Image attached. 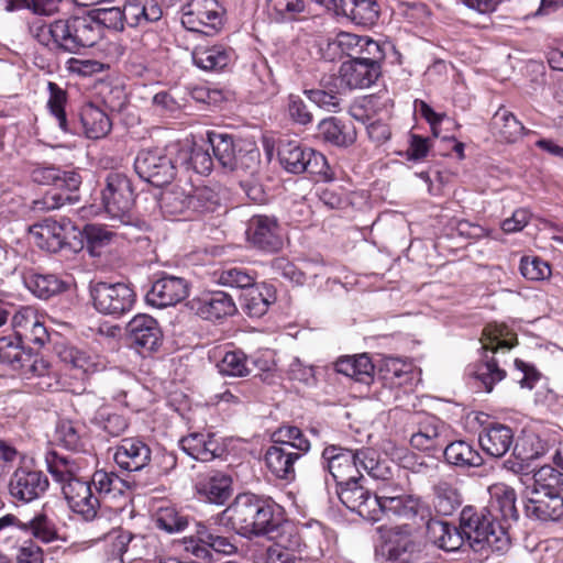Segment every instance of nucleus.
I'll list each match as a JSON object with an SVG mask.
<instances>
[{"label":"nucleus","mask_w":563,"mask_h":563,"mask_svg":"<svg viewBox=\"0 0 563 563\" xmlns=\"http://www.w3.org/2000/svg\"><path fill=\"white\" fill-rule=\"evenodd\" d=\"M125 21L119 7L100 9L97 18L70 15L49 23L36 19L29 24L30 34L41 45L53 52L76 54L81 48L91 47L102 37L103 26L123 30Z\"/></svg>","instance_id":"obj_1"},{"label":"nucleus","mask_w":563,"mask_h":563,"mask_svg":"<svg viewBox=\"0 0 563 563\" xmlns=\"http://www.w3.org/2000/svg\"><path fill=\"white\" fill-rule=\"evenodd\" d=\"M31 178L38 185L54 186L63 191L46 197L47 208L56 209L79 200L77 192L82 179L76 169L63 170L54 165H37L33 168Z\"/></svg>","instance_id":"obj_10"},{"label":"nucleus","mask_w":563,"mask_h":563,"mask_svg":"<svg viewBox=\"0 0 563 563\" xmlns=\"http://www.w3.org/2000/svg\"><path fill=\"white\" fill-rule=\"evenodd\" d=\"M48 488V477L36 466L34 460L21 461L8 482L10 497L21 504H30L42 498Z\"/></svg>","instance_id":"obj_12"},{"label":"nucleus","mask_w":563,"mask_h":563,"mask_svg":"<svg viewBox=\"0 0 563 563\" xmlns=\"http://www.w3.org/2000/svg\"><path fill=\"white\" fill-rule=\"evenodd\" d=\"M443 431L444 424L441 420L433 416L427 417L419 423L418 431L410 437V445L434 456L445 444Z\"/></svg>","instance_id":"obj_32"},{"label":"nucleus","mask_w":563,"mask_h":563,"mask_svg":"<svg viewBox=\"0 0 563 563\" xmlns=\"http://www.w3.org/2000/svg\"><path fill=\"white\" fill-rule=\"evenodd\" d=\"M456 479L442 478L433 487V507L440 516L453 515L462 505L463 496Z\"/></svg>","instance_id":"obj_39"},{"label":"nucleus","mask_w":563,"mask_h":563,"mask_svg":"<svg viewBox=\"0 0 563 563\" xmlns=\"http://www.w3.org/2000/svg\"><path fill=\"white\" fill-rule=\"evenodd\" d=\"M195 490L201 500L224 505L233 494V478L227 472L211 470L198 475Z\"/></svg>","instance_id":"obj_23"},{"label":"nucleus","mask_w":563,"mask_h":563,"mask_svg":"<svg viewBox=\"0 0 563 563\" xmlns=\"http://www.w3.org/2000/svg\"><path fill=\"white\" fill-rule=\"evenodd\" d=\"M490 124L493 133L506 143L516 142L526 131V128L517 117L505 107H500L494 113Z\"/></svg>","instance_id":"obj_48"},{"label":"nucleus","mask_w":563,"mask_h":563,"mask_svg":"<svg viewBox=\"0 0 563 563\" xmlns=\"http://www.w3.org/2000/svg\"><path fill=\"white\" fill-rule=\"evenodd\" d=\"M361 51L362 52H358L356 57L366 63H371L374 66L382 67L386 58L387 51H390L393 55L397 56V59L400 57L395 47L389 43H378L368 36H364Z\"/></svg>","instance_id":"obj_60"},{"label":"nucleus","mask_w":563,"mask_h":563,"mask_svg":"<svg viewBox=\"0 0 563 563\" xmlns=\"http://www.w3.org/2000/svg\"><path fill=\"white\" fill-rule=\"evenodd\" d=\"M310 450L311 442L301 429L295 426L280 427L265 451L264 462L276 479L289 484L295 482L297 466Z\"/></svg>","instance_id":"obj_5"},{"label":"nucleus","mask_w":563,"mask_h":563,"mask_svg":"<svg viewBox=\"0 0 563 563\" xmlns=\"http://www.w3.org/2000/svg\"><path fill=\"white\" fill-rule=\"evenodd\" d=\"M420 523L426 526V538L437 548L446 552H454L462 548L463 538L459 527L434 517L432 508L429 517L422 519Z\"/></svg>","instance_id":"obj_30"},{"label":"nucleus","mask_w":563,"mask_h":563,"mask_svg":"<svg viewBox=\"0 0 563 563\" xmlns=\"http://www.w3.org/2000/svg\"><path fill=\"white\" fill-rule=\"evenodd\" d=\"M216 519L235 534L251 540L277 531L284 520V509L272 497L243 492Z\"/></svg>","instance_id":"obj_3"},{"label":"nucleus","mask_w":563,"mask_h":563,"mask_svg":"<svg viewBox=\"0 0 563 563\" xmlns=\"http://www.w3.org/2000/svg\"><path fill=\"white\" fill-rule=\"evenodd\" d=\"M473 422L478 426V443L482 450L493 457L504 456L514 444V431L489 415L474 412Z\"/></svg>","instance_id":"obj_16"},{"label":"nucleus","mask_w":563,"mask_h":563,"mask_svg":"<svg viewBox=\"0 0 563 563\" xmlns=\"http://www.w3.org/2000/svg\"><path fill=\"white\" fill-rule=\"evenodd\" d=\"M317 137L332 146L349 147L355 143L357 133L352 122L328 117L318 123Z\"/></svg>","instance_id":"obj_34"},{"label":"nucleus","mask_w":563,"mask_h":563,"mask_svg":"<svg viewBox=\"0 0 563 563\" xmlns=\"http://www.w3.org/2000/svg\"><path fill=\"white\" fill-rule=\"evenodd\" d=\"M430 509V504L423 497L405 493L388 508L385 517H396L420 523L422 519L429 517Z\"/></svg>","instance_id":"obj_37"},{"label":"nucleus","mask_w":563,"mask_h":563,"mask_svg":"<svg viewBox=\"0 0 563 563\" xmlns=\"http://www.w3.org/2000/svg\"><path fill=\"white\" fill-rule=\"evenodd\" d=\"M199 314L207 320H221L233 316L236 305L233 298L224 291H212L199 299Z\"/></svg>","instance_id":"obj_41"},{"label":"nucleus","mask_w":563,"mask_h":563,"mask_svg":"<svg viewBox=\"0 0 563 563\" xmlns=\"http://www.w3.org/2000/svg\"><path fill=\"white\" fill-rule=\"evenodd\" d=\"M33 352L13 334L0 338V362L9 365L13 371L23 369L25 362L31 361Z\"/></svg>","instance_id":"obj_50"},{"label":"nucleus","mask_w":563,"mask_h":563,"mask_svg":"<svg viewBox=\"0 0 563 563\" xmlns=\"http://www.w3.org/2000/svg\"><path fill=\"white\" fill-rule=\"evenodd\" d=\"M251 244L265 252H277L283 247L280 227L275 218L253 216L246 230Z\"/></svg>","instance_id":"obj_26"},{"label":"nucleus","mask_w":563,"mask_h":563,"mask_svg":"<svg viewBox=\"0 0 563 563\" xmlns=\"http://www.w3.org/2000/svg\"><path fill=\"white\" fill-rule=\"evenodd\" d=\"M525 514L543 523L563 520V496L560 490H530L525 501Z\"/></svg>","instance_id":"obj_20"},{"label":"nucleus","mask_w":563,"mask_h":563,"mask_svg":"<svg viewBox=\"0 0 563 563\" xmlns=\"http://www.w3.org/2000/svg\"><path fill=\"white\" fill-rule=\"evenodd\" d=\"M335 371L363 384L374 379V364L366 354L342 356L335 362Z\"/></svg>","instance_id":"obj_47"},{"label":"nucleus","mask_w":563,"mask_h":563,"mask_svg":"<svg viewBox=\"0 0 563 563\" xmlns=\"http://www.w3.org/2000/svg\"><path fill=\"white\" fill-rule=\"evenodd\" d=\"M321 465L333 477L336 486L351 479H361L355 450L328 444L321 453Z\"/></svg>","instance_id":"obj_17"},{"label":"nucleus","mask_w":563,"mask_h":563,"mask_svg":"<svg viewBox=\"0 0 563 563\" xmlns=\"http://www.w3.org/2000/svg\"><path fill=\"white\" fill-rule=\"evenodd\" d=\"M30 236L36 246L51 253H56L68 244L67 227L51 218L32 225Z\"/></svg>","instance_id":"obj_33"},{"label":"nucleus","mask_w":563,"mask_h":563,"mask_svg":"<svg viewBox=\"0 0 563 563\" xmlns=\"http://www.w3.org/2000/svg\"><path fill=\"white\" fill-rule=\"evenodd\" d=\"M482 356L481 360L470 364L466 368L468 384L478 391L490 393L496 384L507 376L506 369L501 367L498 354L505 355L518 344L517 334L505 323H487L481 336Z\"/></svg>","instance_id":"obj_4"},{"label":"nucleus","mask_w":563,"mask_h":563,"mask_svg":"<svg viewBox=\"0 0 563 563\" xmlns=\"http://www.w3.org/2000/svg\"><path fill=\"white\" fill-rule=\"evenodd\" d=\"M184 550L192 556L211 562L213 554L234 555L239 551L233 536L221 534L205 521H195V532L183 539Z\"/></svg>","instance_id":"obj_9"},{"label":"nucleus","mask_w":563,"mask_h":563,"mask_svg":"<svg viewBox=\"0 0 563 563\" xmlns=\"http://www.w3.org/2000/svg\"><path fill=\"white\" fill-rule=\"evenodd\" d=\"M177 165L192 169L197 174L208 175L213 168V157L209 150L202 146L194 145L192 147L180 144L179 152L176 153Z\"/></svg>","instance_id":"obj_53"},{"label":"nucleus","mask_w":563,"mask_h":563,"mask_svg":"<svg viewBox=\"0 0 563 563\" xmlns=\"http://www.w3.org/2000/svg\"><path fill=\"white\" fill-rule=\"evenodd\" d=\"M340 501L351 511L365 520L375 522L376 503L373 490L364 485V476L361 479H351L336 486Z\"/></svg>","instance_id":"obj_21"},{"label":"nucleus","mask_w":563,"mask_h":563,"mask_svg":"<svg viewBox=\"0 0 563 563\" xmlns=\"http://www.w3.org/2000/svg\"><path fill=\"white\" fill-rule=\"evenodd\" d=\"M48 99L46 108L52 118L57 122L58 128L66 134H74L75 131L68 121L66 106L68 103V93L56 82L49 81L47 85Z\"/></svg>","instance_id":"obj_51"},{"label":"nucleus","mask_w":563,"mask_h":563,"mask_svg":"<svg viewBox=\"0 0 563 563\" xmlns=\"http://www.w3.org/2000/svg\"><path fill=\"white\" fill-rule=\"evenodd\" d=\"M338 77L323 76L317 88L305 89V96L317 107L329 112L341 110V97L338 87Z\"/></svg>","instance_id":"obj_38"},{"label":"nucleus","mask_w":563,"mask_h":563,"mask_svg":"<svg viewBox=\"0 0 563 563\" xmlns=\"http://www.w3.org/2000/svg\"><path fill=\"white\" fill-rule=\"evenodd\" d=\"M131 344L140 354L158 350L163 342V331L156 319L148 314H136L126 327Z\"/></svg>","instance_id":"obj_22"},{"label":"nucleus","mask_w":563,"mask_h":563,"mask_svg":"<svg viewBox=\"0 0 563 563\" xmlns=\"http://www.w3.org/2000/svg\"><path fill=\"white\" fill-rule=\"evenodd\" d=\"M563 473L551 465H542L533 473L531 490H561Z\"/></svg>","instance_id":"obj_63"},{"label":"nucleus","mask_w":563,"mask_h":563,"mask_svg":"<svg viewBox=\"0 0 563 563\" xmlns=\"http://www.w3.org/2000/svg\"><path fill=\"white\" fill-rule=\"evenodd\" d=\"M191 58L205 71H219L231 63L232 51L222 45H198L194 48Z\"/></svg>","instance_id":"obj_43"},{"label":"nucleus","mask_w":563,"mask_h":563,"mask_svg":"<svg viewBox=\"0 0 563 563\" xmlns=\"http://www.w3.org/2000/svg\"><path fill=\"white\" fill-rule=\"evenodd\" d=\"M378 481L379 483L375 490H373L376 508H378L375 510V522L382 520L388 511V508L395 504L399 496H402L406 493L405 488L393 479L391 472L385 479Z\"/></svg>","instance_id":"obj_52"},{"label":"nucleus","mask_w":563,"mask_h":563,"mask_svg":"<svg viewBox=\"0 0 563 563\" xmlns=\"http://www.w3.org/2000/svg\"><path fill=\"white\" fill-rule=\"evenodd\" d=\"M101 198L104 210L111 219L121 223L130 222L134 191L131 180L124 174H108Z\"/></svg>","instance_id":"obj_14"},{"label":"nucleus","mask_w":563,"mask_h":563,"mask_svg":"<svg viewBox=\"0 0 563 563\" xmlns=\"http://www.w3.org/2000/svg\"><path fill=\"white\" fill-rule=\"evenodd\" d=\"M9 528H18L43 543H51L59 539V531L55 521L45 512L38 511L26 522L21 521L15 515L8 514L0 518V537L7 538Z\"/></svg>","instance_id":"obj_19"},{"label":"nucleus","mask_w":563,"mask_h":563,"mask_svg":"<svg viewBox=\"0 0 563 563\" xmlns=\"http://www.w3.org/2000/svg\"><path fill=\"white\" fill-rule=\"evenodd\" d=\"M47 470L53 478L62 484V492L67 485L74 482H85L78 477L79 465L69 456L59 455L57 452H49L46 455Z\"/></svg>","instance_id":"obj_49"},{"label":"nucleus","mask_w":563,"mask_h":563,"mask_svg":"<svg viewBox=\"0 0 563 563\" xmlns=\"http://www.w3.org/2000/svg\"><path fill=\"white\" fill-rule=\"evenodd\" d=\"M380 75V66H374L357 57L343 62L339 69L341 82L351 90L371 87Z\"/></svg>","instance_id":"obj_29"},{"label":"nucleus","mask_w":563,"mask_h":563,"mask_svg":"<svg viewBox=\"0 0 563 563\" xmlns=\"http://www.w3.org/2000/svg\"><path fill=\"white\" fill-rule=\"evenodd\" d=\"M90 292L96 310L114 317L129 312L136 298L133 288L124 283L98 282L91 287Z\"/></svg>","instance_id":"obj_15"},{"label":"nucleus","mask_w":563,"mask_h":563,"mask_svg":"<svg viewBox=\"0 0 563 563\" xmlns=\"http://www.w3.org/2000/svg\"><path fill=\"white\" fill-rule=\"evenodd\" d=\"M357 453V466L360 474L365 471L371 477L375 479H385L390 475V467L385 461H379L376 452L371 449L355 450Z\"/></svg>","instance_id":"obj_59"},{"label":"nucleus","mask_w":563,"mask_h":563,"mask_svg":"<svg viewBox=\"0 0 563 563\" xmlns=\"http://www.w3.org/2000/svg\"><path fill=\"white\" fill-rule=\"evenodd\" d=\"M277 157L287 173L295 175L306 173L324 179L328 177L329 166L325 156L299 141H280Z\"/></svg>","instance_id":"obj_11"},{"label":"nucleus","mask_w":563,"mask_h":563,"mask_svg":"<svg viewBox=\"0 0 563 563\" xmlns=\"http://www.w3.org/2000/svg\"><path fill=\"white\" fill-rule=\"evenodd\" d=\"M387 545L388 555L394 560H400L405 556L419 559L424 549L423 542L416 534L412 526L408 523L397 525L388 530Z\"/></svg>","instance_id":"obj_27"},{"label":"nucleus","mask_w":563,"mask_h":563,"mask_svg":"<svg viewBox=\"0 0 563 563\" xmlns=\"http://www.w3.org/2000/svg\"><path fill=\"white\" fill-rule=\"evenodd\" d=\"M459 532L474 551L490 549L504 552L510 545V534L485 507L467 505L460 514Z\"/></svg>","instance_id":"obj_6"},{"label":"nucleus","mask_w":563,"mask_h":563,"mask_svg":"<svg viewBox=\"0 0 563 563\" xmlns=\"http://www.w3.org/2000/svg\"><path fill=\"white\" fill-rule=\"evenodd\" d=\"M13 335L33 351L40 350L49 339L48 331L37 310L30 306L21 307L11 319Z\"/></svg>","instance_id":"obj_18"},{"label":"nucleus","mask_w":563,"mask_h":563,"mask_svg":"<svg viewBox=\"0 0 563 563\" xmlns=\"http://www.w3.org/2000/svg\"><path fill=\"white\" fill-rule=\"evenodd\" d=\"M122 12L125 24L131 27L156 22L163 14L162 8L154 0H126Z\"/></svg>","instance_id":"obj_42"},{"label":"nucleus","mask_w":563,"mask_h":563,"mask_svg":"<svg viewBox=\"0 0 563 563\" xmlns=\"http://www.w3.org/2000/svg\"><path fill=\"white\" fill-rule=\"evenodd\" d=\"M153 520L158 530L168 534L180 533L189 527L191 521H195L184 509L170 503H163L158 506L153 515Z\"/></svg>","instance_id":"obj_40"},{"label":"nucleus","mask_w":563,"mask_h":563,"mask_svg":"<svg viewBox=\"0 0 563 563\" xmlns=\"http://www.w3.org/2000/svg\"><path fill=\"white\" fill-rule=\"evenodd\" d=\"M25 285L42 299H48L68 288V284L54 274L32 273L25 277Z\"/></svg>","instance_id":"obj_55"},{"label":"nucleus","mask_w":563,"mask_h":563,"mask_svg":"<svg viewBox=\"0 0 563 563\" xmlns=\"http://www.w3.org/2000/svg\"><path fill=\"white\" fill-rule=\"evenodd\" d=\"M276 301V291L274 287L265 284H252L243 290L241 295V307L244 312L252 318L264 316L269 306Z\"/></svg>","instance_id":"obj_36"},{"label":"nucleus","mask_w":563,"mask_h":563,"mask_svg":"<svg viewBox=\"0 0 563 563\" xmlns=\"http://www.w3.org/2000/svg\"><path fill=\"white\" fill-rule=\"evenodd\" d=\"M96 421L111 437L121 435L129 427V421L123 415L111 412L108 408L98 410Z\"/></svg>","instance_id":"obj_64"},{"label":"nucleus","mask_w":563,"mask_h":563,"mask_svg":"<svg viewBox=\"0 0 563 563\" xmlns=\"http://www.w3.org/2000/svg\"><path fill=\"white\" fill-rule=\"evenodd\" d=\"M364 36L349 32H340L333 40L328 41L327 51L330 59L342 58L349 56L351 58L357 56L362 52V43Z\"/></svg>","instance_id":"obj_56"},{"label":"nucleus","mask_w":563,"mask_h":563,"mask_svg":"<svg viewBox=\"0 0 563 563\" xmlns=\"http://www.w3.org/2000/svg\"><path fill=\"white\" fill-rule=\"evenodd\" d=\"M152 457L150 445L139 437L123 438L114 448L113 460L119 468L139 472L146 467Z\"/></svg>","instance_id":"obj_24"},{"label":"nucleus","mask_w":563,"mask_h":563,"mask_svg":"<svg viewBox=\"0 0 563 563\" xmlns=\"http://www.w3.org/2000/svg\"><path fill=\"white\" fill-rule=\"evenodd\" d=\"M22 375L36 376L40 378L37 385L43 390H57L59 383L56 378V375L52 373V367L47 361L43 357H33V353H31V361L25 362V366L23 369H18Z\"/></svg>","instance_id":"obj_57"},{"label":"nucleus","mask_w":563,"mask_h":563,"mask_svg":"<svg viewBox=\"0 0 563 563\" xmlns=\"http://www.w3.org/2000/svg\"><path fill=\"white\" fill-rule=\"evenodd\" d=\"M214 279L218 284L228 287H236L245 290L255 283V277L245 268L230 267L214 272Z\"/></svg>","instance_id":"obj_61"},{"label":"nucleus","mask_w":563,"mask_h":563,"mask_svg":"<svg viewBox=\"0 0 563 563\" xmlns=\"http://www.w3.org/2000/svg\"><path fill=\"white\" fill-rule=\"evenodd\" d=\"M376 376L383 386L390 389L398 388L411 379V365L398 357H385L379 364Z\"/></svg>","instance_id":"obj_45"},{"label":"nucleus","mask_w":563,"mask_h":563,"mask_svg":"<svg viewBox=\"0 0 563 563\" xmlns=\"http://www.w3.org/2000/svg\"><path fill=\"white\" fill-rule=\"evenodd\" d=\"M188 296V284L181 277L164 275L155 280L146 294V301L153 307L175 306Z\"/></svg>","instance_id":"obj_28"},{"label":"nucleus","mask_w":563,"mask_h":563,"mask_svg":"<svg viewBox=\"0 0 563 563\" xmlns=\"http://www.w3.org/2000/svg\"><path fill=\"white\" fill-rule=\"evenodd\" d=\"M221 374L228 376H246L250 373L246 355L240 351H228L218 363Z\"/></svg>","instance_id":"obj_62"},{"label":"nucleus","mask_w":563,"mask_h":563,"mask_svg":"<svg viewBox=\"0 0 563 563\" xmlns=\"http://www.w3.org/2000/svg\"><path fill=\"white\" fill-rule=\"evenodd\" d=\"M181 449L191 457L201 462H209L221 457L225 452L219 438L211 432H192L181 438Z\"/></svg>","instance_id":"obj_31"},{"label":"nucleus","mask_w":563,"mask_h":563,"mask_svg":"<svg viewBox=\"0 0 563 563\" xmlns=\"http://www.w3.org/2000/svg\"><path fill=\"white\" fill-rule=\"evenodd\" d=\"M159 207L165 217L190 219L192 212L190 197L180 187L165 190L161 195Z\"/></svg>","instance_id":"obj_54"},{"label":"nucleus","mask_w":563,"mask_h":563,"mask_svg":"<svg viewBox=\"0 0 563 563\" xmlns=\"http://www.w3.org/2000/svg\"><path fill=\"white\" fill-rule=\"evenodd\" d=\"M9 12L30 10L37 15H52L58 11L62 0H0Z\"/></svg>","instance_id":"obj_58"},{"label":"nucleus","mask_w":563,"mask_h":563,"mask_svg":"<svg viewBox=\"0 0 563 563\" xmlns=\"http://www.w3.org/2000/svg\"><path fill=\"white\" fill-rule=\"evenodd\" d=\"M379 13L376 0H339L336 14L351 19L358 25H373Z\"/></svg>","instance_id":"obj_44"},{"label":"nucleus","mask_w":563,"mask_h":563,"mask_svg":"<svg viewBox=\"0 0 563 563\" xmlns=\"http://www.w3.org/2000/svg\"><path fill=\"white\" fill-rule=\"evenodd\" d=\"M224 9L217 0H190L181 10V24L191 32L213 35L224 25Z\"/></svg>","instance_id":"obj_13"},{"label":"nucleus","mask_w":563,"mask_h":563,"mask_svg":"<svg viewBox=\"0 0 563 563\" xmlns=\"http://www.w3.org/2000/svg\"><path fill=\"white\" fill-rule=\"evenodd\" d=\"M207 139L214 159L223 169L250 175L256 172L261 152L254 142L218 131H209Z\"/></svg>","instance_id":"obj_7"},{"label":"nucleus","mask_w":563,"mask_h":563,"mask_svg":"<svg viewBox=\"0 0 563 563\" xmlns=\"http://www.w3.org/2000/svg\"><path fill=\"white\" fill-rule=\"evenodd\" d=\"M489 504L485 508L505 528V532L509 533L511 525L519 519L516 490L506 484H496L489 488Z\"/></svg>","instance_id":"obj_25"},{"label":"nucleus","mask_w":563,"mask_h":563,"mask_svg":"<svg viewBox=\"0 0 563 563\" xmlns=\"http://www.w3.org/2000/svg\"><path fill=\"white\" fill-rule=\"evenodd\" d=\"M78 115L82 135L88 140H101L112 130L110 117L92 102L84 103Z\"/></svg>","instance_id":"obj_35"},{"label":"nucleus","mask_w":563,"mask_h":563,"mask_svg":"<svg viewBox=\"0 0 563 563\" xmlns=\"http://www.w3.org/2000/svg\"><path fill=\"white\" fill-rule=\"evenodd\" d=\"M180 142H170L163 147L141 150L134 161V169L143 180L156 187L169 184L177 167L176 153Z\"/></svg>","instance_id":"obj_8"},{"label":"nucleus","mask_w":563,"mask_h":563,"mask_svg":"<svg viewBox=\"0 0 563 563\" xmlns=\"http://www.w3.org/2000/svg\"><path fill=\"white\" fill-rule=\"evenodd\" d=\"M441 453L448 464L457 467H479L484 464L481 453L464 440L444 444Z\"/></svg>","instance_id":"obj_46"},{"label":"nucleus","mask_w":563,"mask_h":563,"mask_svg":"<svg viewBox=\"0 0 563 563\" xmlns=\"http://www.w3.org/2000/svg\"><path fill=\"white\" fill-rule=\"evenodd\" d=\"M131 485L113 471L97 470L90 481L74 482L64 488V497L74 512L85 520L98 518L104 510H121Z\"/></svg>","instance_id":"obj_2"}]
</instances>
